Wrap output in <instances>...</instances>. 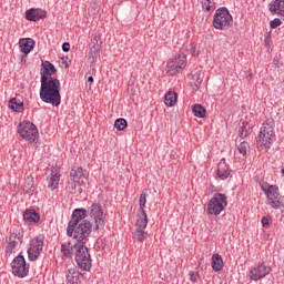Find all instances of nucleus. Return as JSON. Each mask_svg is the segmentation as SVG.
<instances>
[{
	"mask_svg": "<svg viewBox=\"0 0 284 284\" xmlns=\"http://www.w3.org/2000/svg\"><path fill=\"white\" fill-rule=\"evenodd\" d=\"M200 3L205 12H212L214 10V2L212 0H200Z\"/></svg>",
	"mask_w": 284,
	"mask_h": 284,
	"instance_id": "nucleus-34",
	"label": "nucleus"
},
{
	"mask_svg": "<svg viewBox=\"0 0 284 284\" xmlns=\"http://www.w3.org/2000/svg\"><path fill=\"white\" fill-rule=\"evenodd\" d=\"M250 134V128L247 130L246 125H243L240 130L239 135L241 136V139H246V136Z\"/></svg>",
	"mask_w": 284,
	"mask_h": 284,
	"instance_id": "nucleus-38",
	"label": "nucleus"
},
{
	"mask_svg": "<svg viewBox=\"0 0 284 284\" xmlns=\"http://www.w3.org/2000/svg\"><path fill=\"white\" fill-rule=\"evenodd\" d=\"M79 276H81V273H79L77 268L74 267L68 268L65 273V283L79 284Z\"/></svg>",
	"mask_w": 284,
	"mask_h": 284,
	"instance_id": "nucleus-23",
	"label": "nucleus"
},
{
	"mask_svg": "<svg viewBox=\"0 0 284 284\" xmlns=\"http://www.w3.org/2000/svg\"><path fill=\"white\" fill-rule=\"evenodd\" d=\"M20 50L23 54H30L34 50V40L32 38L21 39L19 41Z\"/></svg>",
	"mask_w": 284,
	"mask_h": 284,
	"instance_id": "nucleus-22",
	"label": "nucleus"
},
{
	"mask_svg": "<svg viewBox=\"0 0 284 284\" xmlns=\"http://www.w3.org/2000/svg\"><path fill=\"white\" fill-rule=\"evenodd\" d=\"M282 24H283V22L278 18H275L274 20H272L270 22V26H271L272 30H276V28H278Z\"/></svg>",
	"mask_w": 284,
	"mask_h": 284,
	"instance_id": "nucleus-37",
	"label": "nucleus"
},
{
	"mask_svg": "<svg viewBox=\"0 0 284 284\" xmlns=\"http://www.w3.org/2000/svg\"><path fill=\"white\" fill-rule=\"evenodd\" d=\"M21 245V236L17 233H11L8 239V245L6 248V256H10V254H14L17 248Z\"/></svg>",
	"mask_w": 284,
	"mask_h": 284,
	"instance_id": "nucleus-16",
	"label": "nucleus"
},
{
	"mask_svg": "<svg viewBox=\"0 0 284 284\" xmlns=\"http://www.w3.org/2000/svg\"><path fill=\"white\" fill-rule=\"evenodd\" d=\"M88 81H89L90 83H92V82L94 81V78H93V77H89V78H88Z\"/></svg>",
	"mask_w": 284,
	"mask_h": 284,
	"instance_id": "nucleus-43",
	"label": "nucleus"
},
{
	"mask_svg": "<svg viewBox=\"0 0 284 284\" xmlns=\"http://www.w3.org/2000/svg\"><path fill=\"white\" fill-rule=\"evenodd\" d=\"M248 149H250V144L246 141L241 142L237 146L240 154H243V156L247 154Z\"/></svg>",
	"mask_w": 284,
	"mask_h": 284,
	"instance_id": "nucleus-36",
	"label": "nucleus"
},
{
	"mask_svg": "<svg viewBox=\"0 0 284 284\" xmlns=\"http://www.w3.org/2000/svg\"><path fill=\"white\" fill-rule=\"evenodd\" d=\"M12 274L19 278H26L30 272V267L26 264V257L23 255H18L11 262Z\"/></svg>",
	"mask_w": 284,
	"mask_h": 284,
	"instance_id": "nucleus-11",
	"label": "nucleus"
},
{
	"mask_svg": "<svg viewBox=\"0 0 284 284\" xmlns=\"http://www.w3.org/2000/svg\"><path fill=\"white\" fill-rule=\"evenodd\" d=\"M40 99L43 103H50L53 108L61 105V82L57 78L40 80Z\"/></svg>",
	"mask_w": 284,
	"mask_h": 284,
	"instance_id": "nucleus-1",
	"label": "nucleus"
},
{
	"mask_svg": "<svg viewBox=\"0 0 284 284\" xmlns=\"http://www.w3.org/2000/svg\"><path fill=\"white\" fill-rule=\"evenodd\" d=\"M70 190L71 194H75L77 196H79V194L83 192V189L81 187V182L71 183Z\"/></svg>",
	"mask_w": 284,
	"mask_h": 284,
	"instance_id": "nucleus-35",
	"label": "nucleus"
},
{
	"mask_svg": "<svg viewBox=\"0 0 284 284\" xmlns=\"http://www.w3.org/2000/svg\"><path fill=\"white\" fill-rule=\"evenodd\" d=\"M260 187L262 192L266 195L267 204L273 207V210H281V192L277 185H270L267 182H260Z\"/></svg>",
	"mask_w": 284,
	"mask_h": 284,
	"instance_id": "nucleus-4",
	"label": "nucleus"
},
{
	"mask_svg": "<svg viewBox=\"0 0 284 284\" xmlns=\"http://www.w3.org/2000/svg\"><path fill=\"white\" fill-rule=\"evenodd\" d=\"M203 83V73L197 71L193 74L192 85H194V90H201V85Z\"/></svg>",
	"mask_w": 284,
	"mask_h": 284,
	"instance_id": "nucleus-31",
	"label": "nucleus"
},
{
	"mask_svg": "<svg viewBox=\"0 0 284 284\" xmlns=\"http://www.w3.org/2000/svg\"><path fill=\"white\" fill-rule=\"evenodd\" d=\"M87 214L94 221L93 230H101L105 225V214H103V206L99 203H93L87 211Z\"/></svg>",
	"mask_w": 284,
	"mask_h": 284,
	"instance_id": "nucleus-8",
	"label": "nucleus"
},
{
	"mask_svg": "<svg viewBox=\"0 0 284 284\" xmlns=\"http://www.w3.org/2000/svg\"><path fill=\"white\" fill-rule=\"evenodd\" d=\"M9 108L11 110H13V112H23L24 108H23V101L17 99V98H12L9 101Z\"/></svg>",
	"mask_w": 284,
	"mask_h": 284,
	"instance_id": "nucleus-28",
	"label": "nucleus"
},
{
	"mask_svg": "<svg viewBox=\"0 0 284 284\" xmlns=\"http://www.w3.org/2000/svg\"><path fill=\"white\" fill-rule=\"evenodd\" d=\"M232 23H234V20L227 8H220L215 11L213 17V28L215 30H227V28H232Z\"/></svg>",
	"mask_w": 284,
	"mask_h": 284,
	"instance_id": "nucleus-5",
	"label": "nucleus"
},
{
	"mask_svg": "<svg viewBox=\"0 0 284 284\" xmlns=\"http://www.w3.org/2000/svg\"><path fill=\"white\" fill-rule=\"evenodd\" d=\"M212 270L213 272H221V270H223L224 264H223V256H221V254L219 253H214L212 255Z\"/></svg>",
	"mask_w": 284,
	"mask_h": 284,
	"instance_id": "nucleus-25",
	"label": "nucleus"
},
{
	"mask_svg": "<svg viewBox=\"0 0 284 284\" xmlns=\"http://www.w3.org/2000/svg\"><path fill=\"white\" fill-rule=\"evenodd\" d=\"M225 207H227V196L223 193H215L207 204V212L219 216Z\"/></svg>",
	"mask_w": 284,
	"mask_h": 284,
	"instance_id": "nucleus-7",
	"label": "nucleus"
},
{
	"mask_svg": "<svg viewBox=\"0 0 284 284\" xmlns=\"http://www.w3.org/2000/svg\"><path fill=\"white\" fill-rule=\"evenodd\" d=\"M92 234V223L90 221H82L74 226L72 236L78 243H85V239Z\"/></svg>",
	"mask_w": 284,
	"mask_h": 284,
	"instance_id": "nucleus-10",
	"label": "nucleus"
},
{
	"mask_svg": "<svg viewBox=\"0 0 284 284\" xmlns=\"http://www.w3.org/2000/svg\"><path fill=\"white\" fill-rule=\"evenodd\" d=\"M71 181L74 183H83V179H85V174L83 173L82 168H74L70 172Z\"/></svg>",
	"mask_w": 284,
	"mask_h": 284,
	"instance_id": "nucleus-26",
	"label": "nucleus"
},
{
	"mask_svg": "<svg viewBox=\"0 0 284 284\" xmlns=\"http://www.w3.org/2000/svg\"><path fill=\"white\" fill-rule=\"evenodd\" d=\"M40 74V80L53 79L52 74H57V68L50 61H44L41 64Z\"/></svg>",
	"mask_w": 284,
	"mask_h": 284,
	"instance_id": "nucleus-18",
	"label": "nucleus"
},
{
	"mask_svg": "<svg viewBox=\"0 0 284 284\" xmlns=\"http://www.w3.org/2000/svg\"><path fill=\"white\" fill-rule=\"evenodd\" d=\"M192 110L194 115L197 116L199 119H205V114H207V111L201 104H194L192 106Z\"/></svg>",
	"mask_w": 284,
	"mask_h": 284,
	"instance_id": "nucleus-32",
	"label": "nucleus"
},
{
	"mask_svg": "<svg viewBox=\"0 0 284 284\" xmlns=\"http://www.w3.org/2000/svg\"><path fill=\"white\" fill-rule=\"evenodd\" d=\"M276 139V132H274V120H266L260 130V134L257 136V145L262 148H270L272 143H274Z\"/></svg>",
	"mask_w": 284,
	"mask_h": 284,
	"instance_id": "nucleus-2",
	"label": "nucleus"
},
{
	"mask_svg": "<svg viewBox=\"0 0 284 284\" xmlns=\"http://www.w3.org/2000/svg\"><path fill=\"white\" fill-rule=\"evenodd\" d=\"M264 44L266 48H270V45L272 44V37L265 36Z\"/></svg>",
	"mask_w": 284,
	"mask_h": 284,
	"instance_id": "nucleus-41",
	"label": "nucleus"
},
{
	"mask_svg": "<svg viewBox=\"0 0 284 284\" xmlns=\"http://www.w3.org/2000/svg\"><path fill=\"white\" fill-rule=\"evenodd\" d=\"M217 176L221 181H225L230 178L231 171L230 165L225 162V159H222L217 164Z\"/></svg>",
	"mask_w": 284,
	"mask_h": 284,
	"instance_id": "nucleus-20",
	"label": "nucleus"
},
{
	"mask_svg": "<svg viewBox=\"0 0 284 284\" xmlns=\"http://www.w3.org/2000/svg\"><path fill=\"white\" fill-rule=\"evenodd\" d=\"M262 226L265 229L270 227V217H262Z\"/></svg>",
	"mask_w": 284,
	"mask_h": 284,
	"instance_id": "nucleus-40",
	"label": "nucleus"
},
{
	"mask_svg": "<svg viewBox=\"0 0 284 284\" xmlns=\"http://www.w3.org/2000/svg\"><path fill=\"white\" fill-rule=\"evenodd\" d=\"M18 133L21 139L29 141V143H34V141L39 139V129H37V125L30 121L20 122L18 125Z\"/></svg>",
	"mask_w": 284,
	"mask_h": 284,
	"instance_id": "nucleus-6",
	"label": "nucleus"
},
{
	"mask_svg": "<svg viewBox=\"0 0 284 284\" xmlns=\"http://www.w3.org/2000/svg\"><path fill=\"white\" fill-rule=\"evenodd\" d=\"M85 216H88V210L85 209H75L72 213V217L69 221L68 227H67V235L72 237V234H74V227H77V225H79V223H81L82 221H87L83 220L85 219Z\"/></svg>",
	"mask_w": 284,
	"mask_h": 284,
	"instance_id": "nucleus-12",
	"label": "nucleus"
},
{
	"mask_svg": "<svg viewBox=\"0 0 284 284\" xmlns=\"http://www.w3.org/2000/svg\"><path fill=\"white\" fill-rule=\"evenodd\" d=\"M62 50H63V52H70V43L64 42V43L62 44Z\"/></svg>",
	"mask_w": 284,
	"mask_h": 284,
	"instance_id": "nucleus-42",
	"label": "nucleus"
},
{
	"mask_svg": "<svg viewBox=\"0 0 284 284\" xmlns=\"http://www.w3.org/2000/svg\"><path fill=\"white\" fill-rule=\"evenodd\" d=\"M148 203V194L146 193H142L140 195V200H139V214L136 215V219H148V214L145 213V204Z\"/></svg>",
	"mask_w": 284,
	"mask_h": 284,
	"instance_id": "nucleus-24",
	"label": "nucleus"
},
{
	"mask_svg": "<svg viewBox=\"0 0 284 284\" xmlns=\"http://www.w3.org/2000/svg\"><path fill=\"white\" fill-rule=\"evenodd\" d=\"M24 221H28V223H39L41 217L39 216V213L34 210H27L23 214Z\"/></svg>",
	"mask_w": 284,
	"mask_h": 284,
	"instance_id": "nucleus-27",
	"label": "nucleus"
},
{
	"mask_svg": "<svg viewBox=\"0 0 284 284\" xmlns=\"http://www.w3.org/2000/svg\"><path fill=\"white\" fill-rule=\"evenodd\" d=\"M135 227L133 239L138 243H143L148 239V232L144 231L148 227V219L136 217Z\"/></svg>",
	"mask_w": 284,
	"mask_h": 284,
	"instance_id": "nucleus-13",
	"label": "nucleus"
},
{
	"mask_svg": "<svg viewBox=\"0 0 284 284\" xmlns=\"http://www.w3.org/2000/svg\"><path fill=\"white\" fill-rule=\"evenodd\" d=\"M89 49H90L89 61L91 62L92 65H94V62L97 61V57H99V50H101V48L99 47V39L97 37L91 39Z\"/></svg>",
	"mask_w": 284,
	"mask_h": 284,
	"instance_id": "nucleus-19",
	"label": "nucleus"
},
{
	"mask_svg": "<svg viewBox=\"0 0 284 284\" xmlns=\"http://www.w3.org/2000/svg\"><path fill=\"white\" fill-rule=\"evenodd\" d=\"M41 252H43V239L36 237L31 240L30 247L28 248L29 261H37Z\"/></svg>",
	"mask_w": 284,
	"mask_h": 284,
	"instance_id": "nucleus-14",
	"label": "nucleus"
},
{
	"mask_svg": "<svg viewBox=\"0 0 284 284\" xmlns=\"http://www.w3.org/2000/svg\"><path fill=\"white\" fill-rule=\"evenodd\" d=\"M48 17V12L42 9L31 8L26 11L27 21H41V19H45Z\"/></svg>",
	"mask_w": 284,
	"mask_h": 284,
	"instance_id": "nucleus-17",
	"label": "nucleus"
},
{
	"mask_svg": "<svg viewBox=\"0 0 284 284\" xmlns=\"http://www.w3.org/2000/svg\"><path fill=\"white\" fill-rule=\"evenodd\" d=\"M114 128H116V130H119L120 132H123V130L128 128V120L123 118L116 119L114 122Z\"/></svg>",
	"mask_w": 284,
	"mask_h": 284,
	"instance_id": "nucleus-33",
	"label": "nucleus"
},
{
	"mask_svg": "<svg viewBox=\"0 0 284 284\" xmlns=\"http://www.w3.org/2000/svg\"><path fill=\"white\" fill-rule=\"evenodd\" d=\"M77 252V243L72 244L71 242H64L61 244V254L65 256V258H72Z\"/></svg>",
	"mask_w": 284,
	"mask_h": 284,
	"instance_id": "nucleus-21",
	"label": "nucleus"
},
{
	"mask_svg": "<svg viewBox=\"0 0 284 284\" xmlns=\"http://www.w3.org/2000/svg\"><path fill=\"white\" fill-rule=\"evenodd\" d=\"M187 65V58L185 54H178L173 59H171L166 64V74L170 77H174L179 74V72L183 71Z\"/></svg>",
	"mask_w": 284,
	"mask_h": 284,
	"instance_id": "nucleus-9",
	"label": "nucleus"
},
{
	"mask_svg": "<svg viewBox=\"0 0 284 284\" xmlns=\"http://www.w3.org/2000/svg\"><path fill=\"white\" fill-rule=\"evenodd\" d=\"M247 79H252V74H250V75L247 77Z\"/></svg>",
	"mask_w": 284,
	"mask_h": 284,
	"instance_id": "nucleus-44",
	"label": "nucleus"
},
{
	"mask_svg": "<svg viewBox=\"0 0 284 284\" xmlns=\"http://www.w3.org/2000/svg\"><path fill=\"white\" fill-rule=\"evenodd\" d=\"M59 181H61V175L52 172L49 179L48 187H50V190H57L59 187Z\"/></svg>",
	"mask_w": 284,
	"mask_h": 284,
	"instance_id": "nucleus-30",
	"label": "nucleus"
},
{
	"mask_svg": "<svg viewBox=\"0 0 284 284\" xmlns=\"http://www.w3.org/2000/svg\"><path fill=\"white\" fill-rule=\"evenodd\" d=\"M176 100H178L176 92L169 91V92L164 95V103H165V105H168L169 108H172L173 105H175V104H176Z\"/></svg>",
	"mask_w": 284,
	"mask_h": 284,
	"instance_id": "nucleus-29",
	"label": "nucleus"
},
{
	"mask_svg": "<svg viewBox=\"0 0 284 284\" xmlns=\"http://www.w3.org/2000/svg\"><path fill=\"white\" fill-rule=\"evenodd\" d=\"M74 256L75 263L80 270H83L84 272H90V270H92V257L90 256V251L85 243H77Z\"/></svg>",
	"mask_w": 284,
	"mask_h": 284,
	"instance_id": "nucleus-3",
	"label": "nucleus"
},
{
	"mask_svg": "<svg viewBox=\"0 0 284 284\" xmlns=\"http://www.w3.org/2000/svg\"><path fill=\"white\" fill-rule=\"evenodd\" d=\"M282 174L284 175V168L282 169Z\"/></svg>",
	"mask_w": 284,
	"mask_h": 284,
	"instance_id": "nucleus-45",
	"label": "nucleus"
},
{
	"mask_svg": "<svg viewBox=\"0 0 284 284\" xmlns=\"http://www.w3.org/2000/svg\"><path fill=\"white\" fill-rule=\"evenodd\" d=\"M190 281H191L192 283H197V281H199V273H196V272H190Z\"/></svg>",
	"mask_w": 284,
	"mask_h": 284,
	"instance_id": "nucleus-39",
	"label": "nucleus"
},
{
	"mask_svg": "<svg viewBox=\"0 0 284 284\" xmlns=\"http://www.w3.org/2000/svg\"><path fill=\"white\" fill-rule=\"evenodd\" d=\"M270 267L265 264H258L250 271V278L252 281H261V278H265L270 274Z\"/></svg>",
	"mask_w": 284,
	"mask_h": 284,
	"instance_id": "nucleus-15",
	"label": "nucleus"
}]
</instances>
